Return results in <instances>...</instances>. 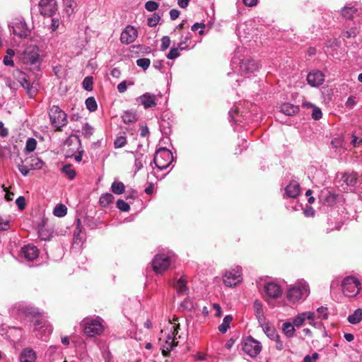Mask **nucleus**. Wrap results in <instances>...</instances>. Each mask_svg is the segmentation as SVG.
Returning a JSON list of instances; mask_svg holds the SVG:
<instances>
[{
	"label": "nucleus",
	"instance_id": "obj_1",
	"mask_svg": "<svg viewBox=\"0 0 362 362\" xmlns=\"http://www.w3.org/2000/svg\"><path fill=\"white\" fill-rule=\"evenodd\" d=\"M245 48L238 47L234 52V56L232 58L230 66L233 70V73H229L230 78H235L234 80L238 85H240V80L235 77V73L238 75L249 78L252 75H255L262 66V64L257 59L245 56Z\"/></svg>",
	"mask_w": 362,
	"mask_h": 362
},
{
	"label": "nucleus",
	"instance_id": "obj_2",
	"mask_svg": "<svg viewBox=\"0 0 362 362\" xmlns=\"http://www.w3.org/2000/svg\"><path fill=\"white\" fill-rule=\"evenodd\" d=\"M21 316L25 317V320L33 322L34 325V332L37 337L42 341H47L49 336L52 332V328L48 324L45 317L40 313L38 308L31 306L21 305L18 308Z\"/></svg>",
	"mask_w": 362,
	"mask_h": 362
},
{
	"label": "nucleus",
	"instance_id": "obj_3",
	"mask_svg": "<svg viewBox=\"0 0 362 362\" xmlns=\"http://www.w3.org/2000/svg\"><path fill=\"white\" fill-rule=\"evenodd\" d=\"M173 321L169 320L170 327H168L165 332L161 331L162 336L159 338L162 354L164 356L169 355L173 349L177 345V339L180 338V336L178 335L180 324L176 322L177 318L174 317Z\"/></svg>",
	"mask_w": 362,
	"mask_h": 362
},
{
	"label": "nucleus",
	"instance_id": "obj_4",
	"mask_svg": "<svg viewBox=\"0 0 362 362\" xmlns=\"http://www.w3.org/2000/svg\"><path fill=\"white\" fill-rule=\"evenodd\" d=\"M175 260V255L173 251L168 250L157 254L151 262L152 269L156 274H163L170 268Z\"/></svg>",
	"mask_w": 362,
	"mask_h": 362
},
{
	"label": "nucleus",
	"instance_id": "obj_5",
	"mask_svg": "<svg viewBox=\"0 0 362 362\" xmlns=\"http://www.w3.org/2000/svg\"><path fill=\"white\" fill-rule=\"evenodd\" d=\"M104 320L99 316L85 317L81 322V327L86 335L94 337L100 335L104 331Z\"/></svg>",
	"mask_w": 362,
	"mask_h": 362
},
{
	"label": "nucleus",
	"instance_id": "obj_6",
	"mask_svg": "<svg viewBox=\"0 0 362 362\" xmlns=\"http://www.w3.org/2000/svg\"><path fill=\"white\" fill-rule=\"evenodd\" d=\"M22 61L33 71H39L42 63L39 47L34 45L27 46L23 52Z\"/></svg>",
	"mask_w": 362,
	"mask_h": 362
},
{
	"label": "nucleus",
	"instance_id": "obj_7",
	"mask_svg": "<svg viewBox=\"0 0 362 362\" xmlns=\"http://www.w3.org/2000/svg\"><path fill=\"white\" fill-rule=\"evenodd\" d=\"M309 293L308 284L305 281L300 280L288 290L286 298L291 303L299 302L305 299Z\"/></svg>",
	"mask_w": 362,
	"mask_h": 362
},
{
	"label": "nucleus",
	"instance_id": "obj_8",
	"mask_svg": "<svg viewBox=\"0 0 362 362\" xmlns=\"http://www.w3.org/2000/svg\"><path fill=\"white\" fill-rule=\"evenodd\" d=\"M173 161V156L172 152L165 147H161L156 151L153 162L151 163V166L153 163L159 170L166 169L170 164Z\"/></svg>",
	"mask_w": 362,
	"mask_h": 362
},
{
	"label": "nucleus",
	"instance_id": "obj_9",
	"mask_svg": "<svg viewBox=\"0 0 362 362\" xmlns=\"http://www.w3.org/2000/svg\"><path fill=\"white\" fill-rule=\"evenodd\" d=\"M49 116L51 124L57 130H61L67 124L66 114L58 105L50 107Z\"/></svg>",
	"mask_w": 362,
	"mask_h": 362
},
{
	"label": "nucleus",
	"instance_id": "obj_10",
	"mask_svg": "<svg viewBox=\"0 0 362 362\" xmlns=\"http://www.w3.org/2000/svg\"><path fill=\"white\" fill-rule=\"evenodd\" d=\"M241 349L251 358H255L260 353L262 344L259 341L249 336L243 339Z\"/></svg>",
	"mask_w": 362,
	"mask_h": 362
},
{
	"label": "nucleus",
	"instance_id": "obj_11",
	"mask_svg": "<svg viewBox=\"0 0 362 362\" xmlns=\"http://www.w3.org/2000/svg\"><path fill=\"white\" fill-rule=\"evenodd\" d=\"M341 287L344 294L348 297L356 296L361 290L359 281L354 276L344 278Z\"/></svg>",
	"mask_w": 362,
	"mask_h": 362
},
{
	"label": "nucleus",
	"instance_id": "obj_12",
	"mask_svg": "<svg viewBox=\"0 0 362 362\" xmlns=\"http://www.w3.org/2000/svg\"><path fill=\"white\" fill-rule=\"evenodd\" d=\"M223 281L226 286H235L242 281V267L235 266L226 271L223 276Z\"/></svg>",
	"mask_w": 362,
	"mask_h": 362
},
{
	"label": "nucleus",
	"instance_id": "obj_13",
	"mask_svg": "<svg viewBox=\"0 0 362 362\" xmlns=\"http://www.w3.org/2000/svg\"><path fill=\"white\" fill-rule=\"evenodd\" d=\"M10 26L13 34L20 38H27L30 34V30L22 17L15 18Z\"/></svg>",
	"mask_w": 362,
	"mask_h": 362
},
{
	"label": "nucleus",
	"instance_id": "obj_14",
	"mask_svg": "<svg viewBox=\"0 0 362 362\" xmlns=\"http://www.w3.org/2000/svg\"><path fill=\"white\" fill-rule=\"evenodd\" d=\"M316 314L315 312L308 311L298 313L293 318V323L296 327H300L305 324V321L308 320L310 325L317 327L319 323L315 322Z\"/></svg>",
	"mask_w": 362,
	"mask_h": 362
},
{
	"label": "nucleus",
	"instance_id": "obj_15",
	"mask_svg": "<svg viewBox=\"0 0 362 362\" xmlns=\"http://www.w3.org/2000/svg\"><path fill=\"white\" fill-rule=\"evenodd\" d=\"M264 298L266 300L269 299H277L281 296L283 293L281 287L278 284L273 281L266 282L264 284Z\"/></svg>",
	"mask_w": 362,
	"mask_h": 362
},
{
	"label": "nucleus",
	"instance_id": "obj_16",
	"mask_svg": "<svg viewBox=\"0 0 362 362\" xmlns=\"http://www.w3.org/2000/svg\"><path fill=\"white\" fill-rule=\"evenodd\" d=\"M13 76L21 83V86L27 90L29 95L35 94L36 90L30 83L28 76L25 72L17 69L13 71Z\"/></svg>",
	"mask_w": 362,
	"mask_h": 362
},
{
	"label": "nucleus",
	"instance_id": "obj_17",
	"mask_svg": "<svg viewBox=\"0 0 362 362\" xmlns=\"http://www.w3.org/2000/svg\"><path fill=\"white\" fill-rule=\"evenodd\" d=\"M157 96L151 93H145L136 98V103L143 105L146 110L155 107L157 105Z\"/></svg>",
	"mask_w": 362,
	"mask_h": 362
},
{
	"label": "nucleus",
	"instance_id": "obj_18",
	"mask_svg": "<svg viewBox=\"0 0 362 362\" xmlns=\"http://www.w3.org/2000/svg\"><path fill=\"white\" fill-rule=\"evenodd\" d=\"M137 34V30L134 26L127 25L121 33L120 41L122 44H131L136 39Z\"/></svg>",
	"mask_w": 362,
	"mask_h": 362
},
{
	"label": "nucleus",
	"instance_id": "obj_19",
	"mask_svg": "<svg viewBox=\"0 0 362 362\" xmlns=\"http://www.w3.org/2000/svg\"><path fill=\"white\" fill-rule=\"evenodd\" d=\"M307 81L308 83L312 87L320 86L325 81V75L320 70H313L308 73L307 76Z\"/></svg>",
	"mask_w": 362,
	"mask_h": 362
},
{
	"label": "nucleus",
	"instance_id": "obj_20",
	"mask_svg": "<svg viewBox=\"0 0 362 362\" xmlns=\"http://www.w3.org/2000/svg\"><path fill=\"white\" fill-rule=\"evenodd\" d=\"M21 255L25 260L32 262L38 257L39 250L33 245H27L21 248Z\"/></svg>",
	"mask_w": 362,
	"mask_h": 362
},
{
	"label": "nucleus",
	"instance_id": "obj_21",
	"mask_svg": "<svg viewBox=\"0 0 362 362\" xmlns=\"http://www.w3.org/2000/svg\"><path fill=\"white\" fill-rule=\"evenodd\" d=\"M57 1H39L40 13L44 16H52L57 10Z\"/></svg>",
	"mask_w": 362,
	"mask_h": 362
},
{
	"label": "nucleus",
	"instance_id": "obj_22",
	"mask_svg": "<svg viewBox=\"0 0 362 362\" xmlns=\"http://www.w3.org/2000/svg\"><path fill=\"white\" fill-rule=\"evenodd\" d=\"M337 195L329 189L321 190L319 194L320 202L327 206H332L335 204Z\"/></svg>",
	"mask_w": 362,
	"mask_h": 362
},
{
	"label": "nucleus",
	"instance_id": "obj_23",
	"mask_svg": "<svg viewBox=\"0 0 362 362\" xmlns=\"http://www.w3.org/2000/svg\"><path fill=\"white\" fill-rule=\"evenodd\" d=\"M361 13V9L357 4L346 6L341 10L342 16L347 19H352L355 16H359Z\"/></svg>",
	"mask_w": 362,
	"mask_h": 362
},
{
	"label": "nucleus",
	"instance_id": "obj_24",
	"mask_svg": "<svg viewBox=\"0 0 362 362\" xmlns=\"http://www.w3.org/2000/svg\"><path fill=\"white\" fill-rule=\"evenodd\" d=\"M72 144H74L75 145L74 148H76L78 151V154L75 155L74 159L76 162H80L82 160L83 151V150L79 151V148H81V140H80L78 136L75 135V134H71L67 139V140L66 141V144L70 146Z\"/></svg>",
	"mask_w": 362,
	"mask_h": 362
},
{
	"label": "nucleus",
	"instance_id": "obj_25",
	"mask_svg": "<svg viewBox=\"0 0 362 362\" xmlns=\"http://www.w3.org/2000/svg\"><path fill=\"white\" fill-rule=\"evenodd\" d=\"M300 187L297 181L291 180L285 187V194L289 198H296L300 194Z\"/></svg>",
	"mask_w": 362,
	"mask_h": 362
},
{
	"label": "nucleus",
	"instance_id": "obj_26",
	"mask_svg": "<svg viewBox=\"0 0 362 362\" xmlns=\"http://www.w3.org/2000/svg\"><path fill=\"white\" fill-rule=\"evenodd\" d=\"M229 121L235 124H240L246 119L245 115H243L239 111V107L234 105L229 111Z\"/></svg>",
	"mask_w": 362,
	"mask_h": 362
},
{
	"label": "nucleus",
	"instance_id": "obj_27",
	"mask_svg": "<svg viewBox=\"0 0 362 362\" xmlns=\"http://www.w3.org/2000/svg\"><path fill=\"white\" fill-rule=\"evenodd\" d=\"M255 315L259 323L262 325L266 320V317L263 312V304L259 300H255L253 303Z\"/></svg>",
	"mask_w": 362,
	"mask_h": 362
},
{
	"label": "nucleus",
	"instance_id": "obj_28",
	"mask_svg": "<svg viewBox=\"0 0 362 362\" xmlns=\"http://www.w3.org/2000/svg\"><path fill=\"white\" fill-rule=\"evenodd\" d=\"M36 358L35 351L30 348L24 349L20 354L21 362H35Z\"/></svg>",
	"mask_w": 362,
	"mask_h": 362
},
{
	"label": "nucleus",
	"instance_id": "obj_29",
	"mask_svg": "<svg viewBox=\"0 0 362 362\" xmlns=\"http://www.w3.org/2000/svg\"><path fill=\"white\" fill-rule=\"evenodd\" d=\"M127 152L134 155L135 172H138L144 167V163H146V156H144V153L139 152V151H130Z\"/></svg>",
	"mask_w": 362,
	"mask_h": 362
},
{
	"label": "nucleus",
	"instance_id": "obj_30",
	"mask_svg": "<svg viewBox=\"0 0 362 362\" xmlns=\"http://www.w3.org/2000/svg\"><path fill=\"white\" fill-rule=\"evenodd\" d=\"M281 112L284 113L286 115L288 116H293L296 115L300 109L299 107L297 105H294L293 104L286 103L281 105L280 107Z\"/></svg>",
	"mask_w": 362,
	"mask_h": 362
},
{
	"label": "nucleus",
	"instance_id": "obj_31",
	"mask_svg": "<svg viewBox=\"0 0 362 362\" xmlns=\"http://www.w3.org/2000/svg\"><path fill=\"white\" fill-rule=\"evenodd\" d=\"M122 119L124 124H132L137 121L138 117L136 111L130 110L123 112Z\"/></svg>",
	"mask_w": 362,
	"mask_h": 362
},
{
	"label": "nucleus",
	"instance_id": "obj_32",
	"mask_svg": "<svg viewBox=\"0 0 362 362\" xmlns=\"http://www.w3.org/2000/svg\"><path fill=\"white\" fill-rule=\"evenodd\" d=\"M186 283V279L183 276L180 277L176 281L175 287L178 294L185 295L187 293L188 288L187 287Z\"/></svg>",
	"mask_w": 362,
	"mask_h": 362
},
{
	"label": "nucleus",
	"instance_id": "obj_33",
	"mask_svg": "<svg viewBox=\"0 0 362 362\" xmlns=\"http://www.w3.org/2000/svg\"><path fill=\"white\" fill-rule=\"evenodd\" d=\"M295 327L296 326L293 322H285L282 325V331L286 337L291 338L294 336L296 332Z\"/></svg>",
	"mask_w": 362,
	"mask_h": 362
},
{
	"label": "nucleus",
	"instance_id": "obj_34",
	"mask_svg": "<svg viewBox=\"0 0 362 362\" xmlns=\"http://www.w3.org/2000/svg\"><path fill=\"white\" fill-rule=\"evenodd\" d=\"M342 180L348 186L353 187L357 182V175L354 173H344Z\"/></svg>",
	"mask_w": 362,
	"mask_h": 362
},
{
	"label": "nucleus",
	"instance_id": "obj_35",
	"mask_svg": "<svg viewBox=\"0 0 362 362\" xmlns=\"http://www.w3.org/2000/svg\"><path fill=\"white\" fill-rule=\"evenodd\" d=\"M348 321L349 323L356 325L359 323L362 320V309L358 308L356 309L354 313L349 315Z\"/></svg>",
	"mask_w": 362,
	"mask_h": 362
},
{
	"label": "nucleus",
	"instance_id": "obj_36",
	"mask_svg": "<svg viewBox=\"0 0 362 362\" xmlns=\"http://www.w3.org/2000/svg\"><path fill=\"white\" fill-rule=\"evenodd\" d=\"M233 320V317L230 315H227L224 317L222 323L218 326V331L223 334L226 333L230 327V324Z\"/></svg>",
	"mask_w": 362,
	"mask_h": 362
},
{
	"label": "nucleus",
	"instance_id": "obj_37",
	"mask_svg": "<svg viewBox=\"0 0 362 362\" xmlns=\"http://www.w3.org/2000/svg\"><path fill=\"white\" fill-rule=\"evenodd\" d=\"M258 1H238L237 8L240 14H243L245 10V7H254L257 6Z\"/></svg>",
	"mask_w": 362,
	"mask_h": 362
},
{
	"label": "nucleus",
	"instance_id": "obj_38",
	"mask_svg": "<svg viewBox=\"0 0 362 362\" xmlns=\"http://www.w3.org/2000/svg\"><path fill=\"white\" fill-rule=\"evenodd\" d=\"M114 199L115 197L112 194L105 193L101 195L99 199V202L102 206L106 207L113 202Z\"/></svg>",
	"mask_w": 362,
	"mask_h": 362
},
{
	"label": "nucleus",
	"instance_id": "obj_39",
	"mask_svg": "<svg viewBox=\"0 0 362 362\" xmlns=\"http://www.w3.org/2000/svg\"><path fill=\"white\" fill-rule=\"evenodd\" d=\"M112 192L115 194L124 193L125 187L123 182L115 181L111 185Z\"/></svg>",
	"mask_w": 362,
	"mask_h": 362
},
{
	"label": "nucleus",
	"instance_id": "obj_40",
	"mask_svg": "<svg viewBox=\"0 0 362 362\" xmlns=\"http://www.w3.org/2000/svg\"><path fill=\"white\" fill-rule=\"evenodd\" d=\"M67 213V208L65 205L62 204H57L53 211V214L54 216L57 217H63Z\"/></svg>",
	"mask_w": 362,
	"mask_h": 362
},
{
	"label": "nucleus",
	"instance_id": "obj_41",
	"mask_svg": "<svg viewBox=\"0 0 362 362\" xmlns=\"http://www.w3.org/2000/svg\"><path fill=\"white\" fill-rule=\"evenodd\" d=\"M62 173H64L70 180H73L76 177V171L72 168V165L71 164L64 165L62 169Z\"/></svg>",
	"mask_w": 362,
	"mask_h": 362
},
{
	"label": "nucleus",
	"instance_id": "obj_42",
	"mask_svg": "<svg viewBox=\"0 0 362 362\" xmlns=\"http://www.w3.org/2000/svg\"><path fill=\"white\" fill-rule=\"evenodd\" d=\"M86 108L90 112H95L97 110L98 105L95 101V99L93 97H89L86 100Z\"/></svg>",
	"mask_w": 362,
	"mask_h": 362
},
{
	"label": "nucleus",
	"instance_id": "obj_43",
	"mask_svg": "<svg viewBox=\"0 0 362 362\" xmlns=\"http://www.w3.org/2000/svg\"><path fill=\"white\" fill-rule=\"evenodd\" d=\"M37 146V141L34 138H28L26 141L25 150L27 153L35 151Z\"/></svg>",
	"mask_w": 362,
	"mask_h": 362
},
{
	"label": "nucleus",
	"instance_id": "obj_44",
	"mask_svg": "<svg viewBox=\"0 0 362 362\" xmlns=\"http://www.w3.org/2000/svg\"><path fill=\"white\" fill-rule=\"evenodd\" d=\"M160 20V16L154 13L151 17L147 18V24L149 27H154L157 25Z\"/></svg>",
	"mask_w": 362,
	"mask_h": 362
},
{
	"label": "nucleus",
	"instance_id": "obj_45",
	"mask_svg": "<svg viewBox=\"0 0 362 362\" xmlns=\"http://www.w3.org/2000/svg\"><path fill=\"white\" fill-rule=\"evenodd\" d=\"M190 39L191 37L189 35L182 36L181 41L177 44L180 50H185L188 48Z\"/></svg>",
	"mask_w": 362,
	"mask_h": 362
},
{
	"label": "nucleus",
	"instance_id": "obj_46",
	"mask_svg": "<svg viewBox=\"0 0 362 362\" xmlns=\"http://www.w3.org/2000/svg\"><path fill=\"white\" fill-rule=\"evenodd\" d=\"M127 144V138L124 135L117 136L114 141V147L115 148H122Z\"/></svg>",
	"mask_w": 362,
	"mask_h": 362
},
{
	"label": "nucleus",
	"instance_id": "obj_47",
	"mask_svg": "<svg viewBox=\"0 0 362 362\" xmlns=\"http://www.w3.org/2000/svg\"><path fill=\"white\" fill-rule=\"evenodd\" d=\"M315 314L316 317L321 320H326L328 317L327 308L323 306L318 308Z\"/></svg>",
	"mask_w": 362,
	"mask_h": 362
},
{
	"label": "nucleus",
	"instance_id": "obj_48",
	"mask_svg": "<svg viewBox=\"0 0 362 362\" xmlns=\"http://www.w3.org/2000/svg\"><path fill=\"white\" fill-rule=\"evenodd\" d=\"M82 134L86 138H89L93 134V128L88 123H85L82 127Z\"/></svg>",
	"mask_w": 362,
	"mask_h": 362
},
{
	"label": "nucleus",
	"instance_id": "obj_49",
	"mask_svg": "<svg viewBox=\"0 0 362 362\" xmlns=\"http://www.w3.org/2000/svg\"><path fill=\"white\" fill-rule=\"evenodd\" d=\"M136 63L138 66L146 70L150 66L151 61L148 58H140L136 60Z\"/></svg>",
	"mask_w": 362,
	"mask_h": 362
},
{
	"label": "nucleus",
	"instance_id": "obj_50",
	"mask_svg": "<svg viewBox=\"0 0 362 362\" xmlns=\"http://www.w3.org/2000/svg\"><path fill=\"white\" fill-rule=\"evenodd\" d=\"M180 308L185 310H191L194 308L193 301L189 298H186L181 303Z\"/></svg>",
	"mask_w": 362,
	"mask_h": 362
},
{
	"label": "nucleus",
	"instance_id": "obj_51",
	"mask_svg": "<svg viewBox=\"0 0 362 362\" xmlns=\"http://www.w3.org/2000/svg\"><path fill=\"white\" fill-rule=\"evenodd\" d=\"M180 48L177 46L175 47L174 45L171 47L169 53L167 55L168 59H175L177 58L180 56L179 52Z\"/></svg>",
	"mask_w": 362,
	"mask_h": 362
},
{
	"label": "nucleus",
	"instance_id": "obj_52",
	"mask_svg": "<svg viewBox=\"0 0 362 362\" xmlns=\"http://www.w3.org/2000/svg\"><path fill=\"white\" fill-rule=\"evenodd\" d=\"M83 88L86 90H92L93 89V78L90 76L86 77L82 82Z\"/></svg>",
	"mask_w": 362,
	"mask_h": 362
},
{
	"label": "nucleus",
	"instance_id": "obj_53",
	"mask_svg": "<svg viewBox=\"0 0 362 362\" xmlns=\"http://www.w3.org/2000/svg\"><path fill=\"white\" fill-rule=\"evenodd\" d=\"M117 207L122 211L127 212L130 209V206L128 203L125 202L122 199H118L117 202Z\"/></svg>",
	"mask_w": 362,
	"mask_h": 362
},
{
	"label": "nucleus",
	"instance_id": "obj_54",
	"mask_svg": "<svg viewBox=\"0 0 362 362\" xmlns=\"http://www.w3.org/2000/svg\"><path fill=\"white\" fill-rule=\"evenodd\" d=\"M358 34L356 28H351L350 30L343 32L342 35L346 38L354 37Z\"/></svg>",
	"mask_w": 362,
	"mask_h": 362
},
{
	"label": "nucleus",
	"instance_id": "obj_55",
	"mask_svg": "<svg viewBox=\"0 0 362 362\" xmlns=\"http://www.w3.org/2000/svg\"><path fill=\"white\" fill-rule=\"evenodd\" d=\"M265 333L272 340L278 339L279 336L276 331L271 327H266Z\"/></svg>",
	"mask_w": 362,
	"mask_h": 362
},
{
	"label": "nucleus",
	"instance_id": "obj_56",
	"mask_svg": "<svg viewBox=\"0 0 362 362\" xmlns=\"http://www.w3.org/2000/svg\"><path fill=\"white\" fill-rule=\"evenodd\" d=\"M311 116H312V118L313 119L319 120L320 119L322 118V112L321 110L318 107L315 106L313 108Z\"/></svg>",
	"mask_w": 362,
	"mask_h": 362
},
{
	"label": "nucleus",
	"instance_id": "obj_57",
	"mask_svg": "<svg viewBox=\"0 0 362 362\" xmlns=\"http://www.w3.org/2000/svg\"><path fill=\"white\" fill-rule=\"evenodd\" d=\"M320 358V355L317 352H314L312 355H306L303 358V362H316Z\"/></svg>",
	"mask_w": 362,
	"mask_h": 362
},
{
	"label": "nucleus",
	"instance_id": "obj_58",
	"mask_svg": "<svg viewBox=\"0 0 362 362\" xmlns=\"http://www.w3.org/2000/svg\"><path fill=\"white\" fill-rule=\"evenodd\" d=\"M170 45V38L168 36H163L161 39V50L165 51Z\"/></svg>",
	"mask_w": 362,
	"mask_h": 362
},
{
	"label": "nucleus",
	"instance_id": "obj_59",
	"mask_svg": "<svg viewBox=\"0 0 362 362\" xmlns=\"http://www.w3.org/2000/svg\"><path fill=\"white\" fill-rule=\"evenodd\" d=\"M356 105V97L350 95L345 103V105L349 109H353Z\"/></svg>",
	"mask_w": 362,
	"mask_h": 362
},
{
	"label": "nucleus",
	"instance_id": "obj_60",
	"mask_svg": "<svg viewBox=\"0 0 362 362\" xmlns=\"http://www.w3.org/2000/svg\"><path fill=\"white\" fill-rule=\"evenodd\" d=\"M16 204L20 210H23L25 208V199L23 196L18 197L16 200Z\"/></svg>",
	"mask_w": 362,
	"mask_h": 362
},
{
	"label": "nucleus",
	"instance_id": "obj_61",
	"mask_svg": "<svg viewBox=\"0 0 362 362\" xmlns=\"http://www.w3.org/2000/svg\"><path fill=\"white\" fill-rule=\"evenodd\" d=\"M158 7V4L156 1H146L145 8L149 11H156Z\"/></svg>",
	"mask_w": 362,
	"mask_h": 362
},
{
	"label": "nucleus",
	"instance_id": "obj_62",
	"mask_svg": "<svg viewBox=\"0 0 362 362\" xmlns=\"http://www.w3.org/2000/svg\"><path fill=\"white\" fill-rule=\"evenodd\" d=\"M33 163H31L32 168L41 169L43 165V162L41 159L35 158L32 159Z\"/></svg>",
	"mask_w": 362,
	"mask_h": 362
},
{
	"label": "nucleus",
	"instance_id": "obj_63",
	"mask_svg": "<svg viewBox=\"0 0 362 362\" xmlns=\"http://www.w3.org/2000/svg\"><path fill=\"white\" fill-rule=\"evenodd\" d=\"M81 230L80 228V220L77 219V226L74 232V243H77V237L80 236Z\"/></svg>",
	"mask_w": 362,
	"mask_h": 362
},
{
	"label": "nucleus",
	"instance_id": "obj_64",
	"mask_svg": "<svg viewBox=\"0 0 362 362\" xmlns=\"http://www.w3.org/2000/svg\"><path fill=\"white\" fill-rule=\"evenodd\" d=\"M201 28V30L199 31V35H203L204 31V28H205V25L204 23H194L192 26V31H196L197 30H198L199 28Z\"/></svg>",
	"mask_w": 362,
	"mask_h": 362
}]
</instances>
